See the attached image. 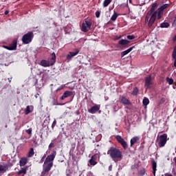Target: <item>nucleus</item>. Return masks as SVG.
<instances>
[{
  "mask_svg": "<svg viewBox=\"0 0 176 176\" xmlns=\"http://www.w3.org/2000/svg\"><path fill=\"white\" fill-rule=\"evenodd\" d=\"M156 6H157V3H153L151 10L147 12L145 17V23H148L149 28L153 25L156 21V17L157 16V12L155 11Z\"/></svg>",
  "mask_w": 176,
  "mask_h": 176,
  "instance_id": "obj_1",
  "label": "nucleus"
},
{
  "mask_svg": "<svg viewBox=\"0 0 176 176\" xmlns=\"http://www.w3.org/2000/svg\"><path fill=\"white\" fill-rule=\"evenodd\" d=\"M107 155H109L110 157L116 162L118 160H122V157H123L122 151L115 147H111L107 151Z\"/></svg>",
  "mask_w": 176,
  "mask_h": 176,
  "instance_id": "obj_2",
  "label": "nucleus"
},
{
  "mask_svg": "<svg viewBox=\"0 0 176 176\" xmlns=\"http://www.w3.org/2000/svg\"><path fill=\"white\" fill-rule=\"evenodd\" d=\"M50 60H42L40 62V65L41 67H50V65H54V63H56V53L53 52L52 54V58H49Z\"/></svg>",
  "mask_w": 176,
  "mask_h": 176,
  "instance_id": "obj_3",
  "label": "nucleus"
},
{
  "mask_svg": "<svg viewBox=\"0 0 176 176\" xmlns=\"http://www.w3.org/2000/svg\"><path fill=\"white\" fill-rule=\"evenodd\" d=\"M34 38V33L32 32H29L27 34H24L22 37V42L23 45H28L32 42Z\"/></svg>",
  "mask_w": 176,
  "mask_h": 176,
  "instance_id": "obj_4",
  "label": "nucleus"
},
{
  "mask_svg": "<svg viewBox=\"0 0 176 176\" xmlns=\"http://www.w3.org/2000/svg\"><path fill=\"white\" fill-rule=\"evenodd\" d=\"M157 142L158 143L160 148H163V146L167 144V134L164 133L157 136Z\"/></svg>",
  "mask_w": 176,
  "mask_h": 176,
  "instance_id": "obj_5",
  "label": "nucleus"
},
{
  "mask_svg": "<svg viewBox=\"0 0 176 176\" xmlns=\"http://www.w3.org/2000/svg\"><path fill=\"white\" fill-rule=\"evenodd\" d=\"M90 28H91V22L85 21L82 23L81 28L82 32H87L88 31H90Z\"/></svg>",
  "mask_w": 176,
  "mask_h": 176,
  "instance_id": "obj_6",
  "label": "nucleus"
},
{
  "mask_svg": "<svg viewBox=\"0 0 176 176\" xmlns=\"http://www.w3.org/2000/svg\"><path fill=\"white\" fill-rule=\"evenodd\" d=\"M116 140H117L118 142L122 145V146L124 148V149H127V142L124 141V139L122 138L120 135H116L115 136Z\"/></svg>",
  "mask_w": 176,
  "mask_h": 176,
  "instance_id": "obj_7",
  "label": "nucleus"
},
{
  "mask_svg": "<svg viewBox=\"0 0 176 176\" xmlns=\"http://www.w3.org/2000/svg\"><path fill=\"white\" fill-rule=\"evenodd\" d=\"M56 154L57 153L56 151H54L51 155H47L45 162L47 163H53V161L54 160Z\"/></svg>",
  "mask_w": 176,
  "mask_h": 176,
  "instance_id": "obj_8",
  "label": "nucleus"
},
{
  "mask_svg": "<svg viewBox=\"0 0 176 176\" xmlns=\"http://www.w3.org/2000/svg\"><path fill=\"white\" fill-rule=\"evenodd\" d=\"M52 167H53V163L45 162L43 166V170L47 171L49 173V171H50V170H52Z\"/></svg>",
  "mask_w": 176,
  "mask_h": 176,
  "instance_id": "obj_9",
  "label": "nucleus"
},
{
  "mask_svg": "<svg viewBox=\"0 0 176 176\" xmlns=\"http://www.w3.org/2000/svg\"><path fill=\"white\" fill-rule=\"evenodd\" d=\"M78 54H79L78 50H76L75 52H70L67 56V60H68V61H71L72 57H75V56H78Z\"/></svg>",
  "mask_w": 176,
  "mask_h": 176,
  "instance_id": "obj_10",
  "label": "nucleus"
},
{
  "mask_svg": "<svg viewBox=\"0 0 176 176\" xmlns=\"http://www.w3.org/2000/svg\"><path fill=\"white\" fill-rule=\"evenodd\" d=\"M100 104H95L91 109H88V112L94 115V113H96V112H98V111H100Z\"/></svg>",
  "mask_w": 176,
  "mask_h": 176,
  "instance_id": "obj_11",
  "label": "nucleus"
},
{
  "mask_svg": "<svg viewBox=\"0 0 176 176\" xmlns=\"http://www.w3.org/2000/svg\"><path fill=\"white\" fill-rule=\"evenodd\" d=\"M9 168V166L6 164H0V176L3 174H5L6 171H8V169Z\"/></svg>",
  "mask_w": 176,
  "mask_h": 176,
  "instance_id": "obj_12",
  "label": "nucleus"
},
{
  "mask_svg": "<svg viewBox=\"0 0 176 176\" xmlns=\"http://www.w3.org/2000/svg\"><path fill=\"white\" fill-rule=\"evenodd\" d=\"M152 77L151 76H148L147 77H146L145 79V88L146 89H149V87H151V85H152Z\"/></svg>",
  "mask_w": 176,
  "mask_h": 176,
  "instance_id": "obj_13",
  "label": "nucleus"
},
{
  "mask_svg": "<svg viewBox=\"0 0 176 176\" xmlns=\"http://www.w3.org/2000/svg\"><path fill=\"white\" fill-rule=\"evenodd\" d=\"M120 102L124 105H130L131 104L130 100L124 96L120 98Z\"/></svg>",
  "mask_w": 176,
  "mask_h": 176,
  "instance_id": "obj_14",
  "label": "nucleus"
},
{
  "mask_svg": "<svg viewBox=\"0 0 176 176\" xmlns=\"http://www.w3.org/2000/svg\"><path fill=\"white\" fill-rule=\"evenodd\" d=\"M72 94H74V92L71 91H65L63 96L60 98V100H64L65 98H68V97H71V96H72Z\"/></svg>",
  "mask_w": 176,
  "mask_h": 176,
  "instance_id": "obj_15",
  "label": "nucleus"
},
{
  "mask_svg": "<svg viewBox=\"0 0 176 176\" xmlns=\"http://www.w3.org/2000/svg\"><path fill=\"white\" fill-rule=\"evenodd\" d=\"M34 111V106L29 105L26 107V109L25 110V115H28Z\"/></svg>",
  "mask_w": 176,
  "mask_h": 176,
  "instance_id": "obj_16",
  "label": "nucleus"
},
{
  "mask_svg": "<svg viewBox=\"0 0 176 176\" xmlns=\"http://www.w3.org/2000/svg\"><path fill=\"white\" fill-rule=\"evenodd\" d=\"M10 49L11 50H17V40H14L10 45Z\"/></svg>",
  "mask_w": 176,
  "mask_h": 176,
  "instance_id": "obj_17",
  "label": "nucleus"
},
{
  "mask_svg": "<svg viewBox=\"0 0 176 176\" xmlns=\"http://www.w3.org/2000/svg\"><path fill=\"white\" fill-rule=\"evenodd\" d=\"M133 49H134V47H131L128 50L121 52L122 57H124V56H126V54H129V53H130V52H131Z\"/></svg>",
  "mask_w": 176,
  "mask_h": 176,
  "instance_id": "obj_18",
  "label": "nucleus"
},
{
  "mask_svg": "<svg viewBox=\"0 0 176 176\" xmlns=\"http://www.w3.org/2000/svg\"><path fill=\"white\" fill-rule=\"evenodd\" d=\"M130 43V41L126 39H121L118 41V44L121 45L122 46H124L125 45H129Z\"/></svg>",
  "mask_w": 176,
  "mask_h": 176,
  "instance_id": "obj_19",
  "label": "nucleus"
},
{
  "mask_svg": "<svg viewBox=\"0 0 176 176\" xmlns=\"http://www.w3.org/2000/svg\"><path fill=\"white\" fill-rule=\"evenodd\" d=\"M28 160L27 158H21L19 161V166L21 167H24L25 164H27Z\"/></svg>",
  "mask_w": 176,
  "mask_h": 176,
  "instance_id": "obj_20",
  "label": "nucleus"
},
{
  "mask_svg": "<svg viewBox=\"0 0 176 176\" xmlns=\"http://www.w3.org/2000/svg\"><path fill=\"white\" fill-rule=\"evenodd\" d=\"M140 138L138 136H135L134 138H133L132 139H131V146H133L134 145V144L137 143V141H139Z\"/></svg>",
  "mask_w": 176,
  "mask_h": 176,
  "instance_id": "obj_21",
  "label": "nucleus"
},
{
  "mask_svg": "<svg viewBox=\"0 0 176 176\" xmlns=\"http://www.w3.org/2000/svg\"><path fill=\"white\" fill-rule=\"evenodd\" d=\"M97 161L93 160L92 158H91L89 160V165L88 164V166H89V167H94V166H96V164H97Z\"/></svg>",
  "mask_w": 176,
  "mask_h": 176,
  "instance_id": "obj_22",
  "label": "nucleus"
},
{
  "mask_svg": "<svg viewBox=\"0 0 176 176\" xmlns=\"http://www.w3.org/2000/svg\"><path fill=\"white\" fill-rule=\"evenodd\" d=\"M156 167H157V164L156 162L152 161V168H153V175H156Z\"/></svg>",
  "mask_w": 176,
  "mask_h": 176,
  "instance_id": "obj_23",
  "label": "nucleus"
},
{
  "mask_svg": "<svg viewBox=\"0 0 176 176\" xmlns=\"http://www.w3.org/2000/svg\"><path fill=\"white\" fill-rule=\"evenodd\" d=\"M168 6H170V4L165 3V4L162 5L160 8H159L158 10H160V12H163V10H164V9H167V8H168Z\"/></svg>",
  "mask_w": 176,
  "mask_h": 176,
  "instance_id": "obj_24",
  "label": "nucleus"
},
{
  "mask_svg": "<svg viewBox=\"0 0 176 176\" xmlns=\"http://www.w3.org/2000/svg\"><path fill=\"white\" fill-rule=\"evenodd\" d=\"M33 155H35V152L34 151V148H30L28 156V157H32Z\"/></svg>",
  "mask_w": 176,
  "mask_h": 176,
  "instance_id": "obj_25",
  "label": "nucleus"
},
{
  "mask_svg": "<svg viewBox=\"0 0 176 176\" xmlns=\"http://www.w3.org/2000/svg\"><path fill=\"white\" fill-rule=\"evenodd\" d=\"M170 27V24L167 22H164L160 24L161 28H168Z\"/></svg>",
  "mask_w": 176,
  "mask_h": 176,
  "instance_id": "obj_26",
  "label": "nucleus"
},
{
  "mask_svg": "<svg viewBox=\"0 0 176 176\" xmlns=\"http://www.w3.org/2000/svg\"><path fill=\"white\" fill-rule=\"evenodd\" d=\"M19 175L20 174H23V175H25L27 174V168H22L19 172H18Z\"/></svg>",
  "mask_w": 176,
  "mask_h": 176,
  "instance_id": "obj_27",
  "label": "nucleus"
},
{
  "mask_svg": "<svg viewBox=\"0 0 176 176\" xmlns=\"http://www.w3.org/2000/svg\"><path fill=\"white\" fill-rule=\"evenodd\" d=\"M142 104L144 107H147L149 104V99L148 98H144L142 101Z\"/></svg>",
  "mask_w": 176,
  "mask_h": 176,
  "instance_id": "obj_28",
  "label": "nucleus"
},
{
  "mask_svg": "<svg viewBox=\"0 0 176 176\" xmlns=\"http://www.w3.org/2000/svg\"><path fill=\"white\" fill-rule=\"evenodd\" d=\"M91 159L98 162V160H100V155L99 154H94V155L91 156Z\"/></svg>",
  "mask_w": 176,
  "mask_h": 176,
  "instance_id": "obj_29",
  "label": "nucleus"
},
{
  "mask_svg": "<svg viewBox=\"0 0 176 176\" xmlns=\"http://www.w3.org/2000/svg\"><path fill=\"white\" fill-rule=\"evenodd\" d=\"M118 19V13L114 12L113 14L111 17V21H115Z\"/></svg>",
  "mask_w": 176,
  "mask_h": 176,
  "instance_id": "obj_30",
  "label": "nucleus"
},
{
  "mask_svg": "<svg viewBox=\"0 0 176 176\" xmlns=\"http://www.w3.org/2000/svg\"><path fill=\"white\" fill-rule=\"evenodd\" d=\"M109 3H111V0H104L103 2L104 8H107V6H108V5H109Z\"/></svg>",
  "mask_w": 176,
  "mask_h": 176,
  "instance_id": "obj_31",
  "label": "nucleus"
},
{
  "mask_svg": "<svg viewBox=\"0 0 176 176\" xmlns=\"http://www.w3.org/2000/svg\"><path fill=\"white\" fill-rule=\"evenodd\" d=\"M131 94H133V96H137L138 94V88L137 87L133 88V90Z\"/></svg>",
  "mask_w": 176,
  "mask_h": 176,
  "instance_id": "obj_32",
  "label": "nucleus"
},
{
  "mask_svg": "<svg viewBox=\"0 0 176 176\" xmlns=\"http://www.w3.org/2000/svg\"><path fill=\"white\" fill-rule=\"evenodd\" d=\"M166 82H168V85H173V83H174V80L173 78L167 77Z\"/></svg>",
  "mask_w": 176,
  "mask_h": 176,
  "instance_id": "obj_33",
  "label": "nucleus"
},
{
  "mask_svg": "<svg viewBox=\"0 0 176 176\" xmlns=\"http://www.w3.org/2000/svg\"><path fill=\"white\" fill-rule=\"evenodd\" d=\"M163 14V12H160V10H158L157 18L158 20H160L162 19V16Z\"/></svg>",
  "mask_w": 176,
  "mask_h": 176,
  "instance_id": "obj_34",
  "label": "nucleus"
},
{
  "mask_svg": "<svg viewBox=\"0 0 176 176\" xmlns=\"http://www.w3.org/2000/svg\"><path fill=\"white\" fill-rule=\"evenodd\" d=\"M47 175H49V172H47L46 170H43L41 172V176H47Z\"/></svg>",
  "mask_w": 176,
  "mask_h": 176,
  "instance_id": "obj_35",
  "label": "nucleus"
},
{
  "mask_svg": "<svg viewBox=\"0 0 176 176\" xmlns=\"http://www.w3.org/2000/svg\"><path fill=\"white\" fill-rule=\"evenodd\" d=\"M135 36L134 35H128L127 36V39H129V41H132V39H135Z\"/></svg>",
  "mask_w": 176,
  "mask_h": 176,
  "instance_id": "obj_36",
  "label": "nucleus"
},
{
  "mask_svg": "<svg viewBox=\"0 0 176 176\" xmlns=\"http://www.w3.org/2000/svg\"><path fill=\"white\" fill-rule=\"evenodd\" d=\"M64 87H65V85H60L59 87H58V89H56V91H59L60 90H63V89H64Z\"/></svg>",
  "mask_w": 176,
  "mask_h": 176,
  "instance_id": "obj_37",
  "label": "nucleus"
},
{
  "mask_svg": "<svg viewBox=\"0 0 176 176\" xmlns=\"http://www.w3.org/2000/svg\"><path fill=\"white\" fill-rule=\"evenodd\" d=\"M140 175H145V169H143L139 172Z\"/></svg>",
  "mask_w": 176,
  "mask_h": 176,
  "instance_id": "obj_38",
  "label": "nucleus"
},
{
  "mask_svg": "<svg viewBox=\"0 0 176 176\" xmlns=\"http://www.w3.org/2000/svg\"><path fill=\"white\" fill-rule=\"evenodd\" d=\"M26 133L28 134H32V129L30 128V129L26 130Z\"/></svg>",
  "mask_w": 176,
  "mask_h": 176,
  "instance_id": "obj_39",
  "label": "nucleus"
},
{
  "mask_svg": "<svg viewBox=\"0 0 176 176\" xmlns=\"http://www.w3.org/2000/svg\"><path fill=\"white\" fill-rule=\"evenodd\" d=\"M87 176H94V174L91 171H89L87 172Z\"/></svg>",
  "mask_w": 176,
  "mask_h": 176,
  "instance_id": "obj_40",
  "label": "nucleus"
},
{
  "mask_svg": "<svg viewBox=\"0 0 176 176\" xmlns=\"http://www.w3.org/2000/svg\"><path fill=\"white\" fill-rule=\"evenodd\" d=\"M3 47L7 50H12L10 46L3 45Z\"/></svg>",
  "mask_w": 176,
  "mask_h": 176,
  "instance_id": "obj_41",
  "label": "nucleus"
},
{
  "mask_svg": "<svg viewBox=\"0 0 176 176\" xmlns=\"http://www.w3.org/2000/svg\"><path fill=\"white\" fill-rule=\"evenodd\" d=\"M173 60H175V62H174V67H175L176 68V55L172 56Z\"/></svg>",
  "mask_w": 176,
  "mask_h": 176,
  "instance_id": "obj_42",
  "label": "nucleus"
},
{
  "mask_svg": "<svg viewBox=\"0 0 176 176\" xmlns=\"http://www.w3.org/2000/svg\"><path fill=\"white\" fill-rule=\"evenodd\" d=\"M100 11H97L96 12V17H100Z\"/></svg>",
  "mask_w": 176,
  "mask_h": 176,
  "instance_id": "obj_43",
  "label": "nucleus"
},
{
  "mask_svg": "<svg viewBox=\"0 0 176 176\" xmlns=\"http://www.w3.org/2000/svg\"><path fill=\"white\" fill-rule=\"evenodd\" d=\"M49 148H54V144L53 142H51L49 145Z\"/></svg>",
  "mask_w": 176,
  "mask_h": 176,
  "instance_id": "obj_44",
  "label": "nucleus"
},
{
  "mask_svg": "<svg viewBox=\"0 0 176 176\" xmlns=\"http://www.w3.org/2000/svg\"><path fill=\"white\" fill-rule=\"evenodd\" d=\"M56 123H57V121H56V120H54V121L52 123V126H56Z\"/></svg>",
  "mask_w": 176,
  "mask_h": 176,
  "instance_id": "obj_45",
  "label": "nucleus"
},
{
  "mask_svg": "<svg viewBox=\"0 0 176 176\" xmlns=\"http://www.w3.org/2000/svg\"><path fill=\"white\" fill-rule=\"evenodd\" d=\"M43 162H45V158L42 157L40 161V163H43Z\"/></svg>",
  "mask_w": 176,
  "mask_h": 176,
  "instance_id": "obj_46",
  "label": "nucleus"
},
{
  "mask_svg": "<svg viewBox=\"0 0 176 176\" xmlns=\"http://www.w3.org/2000/svg\"><path fill=\"white\" fill-rule=\"evenodd\" d=\"M109 170L112 171V165H110L109 167Z\"/></svg>",
  "mask_w": 176,
  "mask_h": 176,
  "instance_id": "obj_47",
  "label": "nucleus"
},
{
  "mask_svg": "<svg viewBox=\"0 0 176 176\" xmlns=\"http://www.w3.org/2000/svg\"><path fill=\"white\" fill-rule=\"evenodd\" d=\"M4 14H9V10H6Z\"/></svg>",
  "mask_w": 176,
  "mask_h": 176,
  "instance_id": "obj_48",
  "label": "nucleus"
},
{
  "mask_svg": "<svg viewBox=\"0 0 176 176\" xmlns=\"http://www.w3.org/2000/svg\"><path fill=\"white\" fill-rule=\"evenodd\" d=\"M8 81L10 83V82H12V78H8Z\"/></svg>",
  "mask_w": 176,
  "mask_h": 176,
  "instance_id": "obj_49",
  "label": "nucleus"
},
{
  "mask_svg": "<svg viewBox=\"0 0 176 176\" xmlns=\"http://www.w3.org/2000/svg\"><path fill=\"white\" fill-rule=\"evenodd\" d=\"M66 176H71V173H67V174H66Z\"/></svg>",
  "mask_w": 176,
  "mask_h": 176,
  "instance_id": "obj_50",
  "label": "nucleus"
},
{
  "mask_svg": "<svg viewBox=\"0 0 176 176\" xmlns=\"http://www.w3.org/2000/svg\"><path fill=\"white\" fill-rule=\"evenodd\" d=\"M43 159H45V158H46V154H44V155L43 156Z\"/></svg>",
  "mask_w": 176,
  "mask_h": 176,
  "instance_id": "obj_51",
  "label": "nucleus"
},
{
  "mask_svg": "<svg viewBox=\"0 0 176 176\" xmlns=\"http://www.w3.org/2000/svg\"><path fill=\"white\" fill-rule=\"evenodd\" d=\"M36 98H38V95H35Z\"/></svg>",
  "mask_w": 176,
  "mask_h": 176,
  "instance_id": "obj_52",
  "label": "nucleus"
},
{
  "mask_svg": "<svg viewBox=\"0 0 176 176\" xmlns=\"http://www.w3.org/2000/svg\"><path fill=\"white\" fill-rule=\"evenodd\" d=\"M131 2H132V0H129V3H131Z\"/></svg>",
  "mask_w": 176,
  "mask_h": 176,
  "instance_id": "obj_53",
  "label": "nucleus"
},
{
  "mask_svg": "<svg viewBox=\"0 0 176 176\" xmlns=\"http://www.w3.org/2000/svg\"><path fill=\"white\" fill-rule=\"evenodd\" d=\"M36 83H38V80H36Z\"/></svg>",
  "mask_w": 176,
  "mask_h": 176,
  "instance_id": "obj_54",
  "label": "nucleus"
},
{
  "mask_svg": "<svg viewBox=\"0 0 176 176\" xmlns=\"http://www.w3.org/2000/svg\"><path fill=\"white\" fill-rule=\"evenodd\" d=\"M116 39H120V37H119V38H116Z\"/></svg>",
  "mask_w": 176,
  "mask_h": 176,
  "instance_id": "obj_55",
  "label": "nucleus"
}]
</instances>
